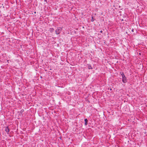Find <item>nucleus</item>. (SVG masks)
Wrapping results in <instances>:
<instances>
[{"label": "nucleus", "instance_id": "nucleus-1", "mask_svg": "<svg viewBox=\"0 0 147 147\" xmlns=\"http://www.w3.org/2000/svg\"><path fill=\"white\" fill-rule=\"evenodd\" d=\"M63 27H58L57 29L55 30L56 33L57 34H59L61 32L62 29Z\"/></svg>", "mask_w": 147, "mask_h": 147}, {"label": "nucleus", "instance_id": "nucleus-2", "mask_svg": "<svg viewBox=\"0 0 147 147\" xmlns=\"http://www.w3.org/2000/svg\"><path fill=\"white\" fill-rule=\"evenodd\" d=\"M122 79V81L123 82V83H125L127 82V79L126 77L125 76L124 77H123Z\"/></svg>", "mask_w": 147, "mask_h": 147}, {"label": "nucleus", "instance_id": "nucleus-3", "mask_svg": "<svg viewBox=\"0 0 147 147\" xmlns=\"http://www.w3.org/2000/svg\"><path fill=\"white\" fill-rule=\"evenodd\" d=\"M5 131L7 134H9V130L8 126L6 127Z\"/></svg>", "mask_w": 147, "mask_h": 147}, {"label": "nucleus", "instance_id": "nucleus-4", "mask_svg": "<svg viewBox=\"0 0 147 147\" xmlns=\"http://www.w3.org/2000/svg\"><path fill=\"white\" fill-rule=\"evenodd\" d=\"M85 121V125H86L88 124V120L87 119H84Z\"/></svg>", "mask_w": 147, "mask_h": 147}, {"label": "nucleus", "instance_id": "nucleus-5", "mask_svg": "<svg viewBox=\"0 0 147 147\" xmlns=\"http://www.w3.org/2000/svg\"><path fill=\"white\" fill-rule=\"evenodd\" d=\"M120 74H121V75L122 76V78L125 77V76L124 74L123 73V72H121Z\"/></svg>", "mask_w": 147, "mask_h": 147}, {"label": "nucleus", "instance_id": "nucleus-6", "mask_svg": "<svg viewBox=\"0 0 147 147\" xmlns=\"http://www.w3.org/2000/svg\"><path fill=\"white\" fill-rule=\"evenodd\" d=\"M54 30L53 28H50V31L51 32H52Z\"/></svg>", "mask_w": 147, "mask_h": 147}, {"label": "nucleus", "instance_id": "nucleus-7", "mask_svg": "<svg viewBox=\"0 0 147 147\" xmlns=\"http://www.w3.org/2000/svg\"><path fill=\"white\" fill-rule=\"evenodd\" d=\"M94 20V19L93 18V17H92V19H91V21L93 22Z\"/></svg>", "mask_w": 147, "mask_h": 147}, {"label": "nucleus", "instance_id": "nucleus-8", "mask_svg": "<svg viewBox=\"0 0 147 147\" xmlns=\"http://www.w3.org/2000/svg\"><path fill=\"white\" fill-rule=\"evenodd\" d=\"M88 68L89 69H92V68L90 66H88Z\"/></svg>", "mask_w": 147, "mask_h": 147}, {"label": "nucleus", "instance_id": "nucleus-9", "mask_svg": "<svg viewBox=\"0 0 147 147\" xmlns=\"http://www.w3.org/2000/svg\"><path fill=\"white\" fill-rule=\"evenodd\" d=\"M102 30H101V31H100V32L101 33H102Z\"/></svg>", "mask_w": 147, "mask_h": 147}, {"label": "nucleus", "instance_id": "nucleus-10", "mask_svg": "<svg viewBox=\"0 0 147 147\" xmlns=\"http://www.w3.org/2000/svg\"><path fill=\"white\" fill-rule=\"evenodd\" d=\"M133 30H133H133H132V31H133Z\"/></svg>", "mask_w": 147, "mask_h": 147}]
</instances>
